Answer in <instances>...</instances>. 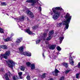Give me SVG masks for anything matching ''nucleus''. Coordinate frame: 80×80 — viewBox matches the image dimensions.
<instances>
[{
  "label": "nucleus",
  "instance_id": "f257e3e1",
  "mask_svg": "<svg viewBox=\"0 0 80 80\" xmlns=\"http://www.w3.org/2000/svg\"><path fill=\"white\" fill-rule=\"evenodd\" d=\"M64 18H66V20L62 22V24L63 25H65V28L64 29V31H65L66 30V28L67 29L68 28V27H69L68 23H70L72 17L70 16V14L68 13H67L66 15L64 17Z\"/></svg>",
  "mask_w": 80,
  "mask_h": 80
},
{
  "label": "nucleus",
  "instance_id": "f03ea898",
  "mask_svg": "<svg viewBox=\"0 0 80 80\" xmlns=\"http://www.w3.org/2000/svg\"><path fill=\"white\" fill-rule=\"evenodd\" d=\"M60 10L62 12H63V10L61 7H56L53 8L52 9L53 12L54 13L55 15L53 16V18L54 20H57L59 17L60 12H58L57 10Z\"/></svg>",
  "mask_w": 80,
  "mask_h": 80
},
{
  "label": "nucleus",
  "instance_id": "7ed1b4c3",
  "mask_svg": "<svg viewBox=\"0 0 80 80\" xmlns=\"http://www.w3.org/2000/svg\"><path fill=\"white\" fill-rule=\"evenodd\" d=\"M6 62L7 63V64H8L9 67L11 68H13V66H15V63L12 60H9L8 62L7 61H6Z\"/></svg>",
  "mask_w": 80,
  "mask_h": 80
},
{
  "label": "nucleus",
  "instance_id": "20e7f679",
  "mask_svg": "<svg viewBox=\"0 0 80 80\" xmlns=\"http://www.w3.org/2000/svg\"><path fill=\"white\" fill-rule=\"evenodd\" d=\"M10 54V52L9 51H7L4 54H2L0 56L1 60H2V58L7 59V56H9Z\"/></svg>",
  "mask_w": 80,
  "mask_h": 80
},
{
  "label": "nucleus",
  "instance_id": "39448f33",
  "mask_svg": "<svg viewBox=\"0 0 80 80\" xmlns=\"http://www.w3.org/2000/svg\"><path fill=\"white\" fill-rule=\"evenodd\" d=\"M53 33V31H51L49 33V37L47 38V40H50L52 39V35Z\"/></svg>",
  "mask_w": 80,
  "mask_h": 80
},
{
  "label": "nucleus",
  "instance_id": "423d86ee",
  "mask_svg": "<svg viewBox=\"0 0 80 80\" xmlns=\"http://www.w3.org/2000/svg\"><path fill=\"white\" fill-rule=\"evenodd\" d=\"M26 2L27 3H32L31 5L33 6L35 5V3H36V1L33 0H27L26 1Z\"/></svg>",
  "mask_w": 80,
  "mask_h": 80
},
{
  "label": "nucleus",
  "instance_id": "0eeeda50",
  "mask_svg": "<svg viewBox=\"0 0 80 80\" xmlns=\"http://www.w3.org/2000/svg\"><path fill=\"white\" fill-rule=\"evenodd\" d=\"M25 32L28 33L29 35H33V34L35 35V34L33 33L32 32H31L30 30V28H28V29H26L25 31Z\"/></svg>",
  "mask_w": 80,
  "mask_h": 80
},
{
  "label": "nucleus",
  "instance_id": "6e6552de",
  "mask_svg": "<svg viewBox=\"0 0 80 80\" xmlns=\"http://www.w3.org/2000/svg\"><path fill=\"white\" fill-rule=\"evenodd\" d=\"M26 12L29 15L30 17L31 18H33L34 16H33V14L32 12H31L29 11H27Z\"/></svg>",
  "mask_w": 80,
  "mask_h": 80
},
{
  "label": "nucleus",
  "instance_id": "1a4fd4ad",
  "mask_svg": "<svg viewBox=\"0 0 80 80\" xmlns=\"http://www.w3.org/2000/svg\"><path fill=\"white\" fill-rule=\"evenodd\" d=\"M59 72L58 70L55 69V72H53L51 73V74H53L54 76H57L58 75V73H59Z\"/></svg>",
  "mask_w": 80,
  "mask_h": 80
},
{
  "label": "nucleus",
  "instance_id": "9d476101",
  "mask_svg": "<svg viewBox=\"0 0 80 80\" xmlns=\"http://www.w3.org/2000/svg\"><path fill=\"white\" fill-rule=\"evenodd\" d=\"M15 20H16V21H18V22H19V20L20 21H21V22H22L24 20V16H22L21 17V18H19V19H17V18H15Z\"/></svg>",
  "mask_w": 80,
  "mask_h": 80
},
{
  "label": "nucleus",
  "instance_id": "9b49d317",
  "mask_svg": "<svg viewBox=\"0 0 80 80\" xmlns=\"http://www.w3.org/2000/svg\"><path fill=\"white\" fill-rule=\"evenodd\" d=\"M23 55H26L28 57H30L32 54L31 53L28 52H23Z\"/></svg>",
  "mask_w": 80,
  "mask_h": 80
},
{
  "label": "nucleus",
  "instance_id": "f8f14e48",
  "mask_svg": "<svg viewBox=\"0 0 80 80\" xmlns=\"http://www.w3.org/2000/svg\"><path fill=\"white\" fill-rule=\"evenodd\" d=\"M69 62L72 65H73V63H74L73 62V59L72 57L70 56L69 58Z\"/></svg>",
  "mask_w": 80,
  "mask_h": 80
},
{
  "label": "nucleus",
  "instance_id": "ddd939ff",
  "mask_svg": "<svg viewBox=\"0 0 80 80\" xmlns=\"http://www.w3.org/2000/svg\"><path fill=\"white\" fill-rule=\"evenodd\" d=\"M24 48L23 46H22L19 48V52L22 55H23V51Z\"/></svg>",
  "mask_w": 80,
  "mask_h": 80
},
{
  "label": "nucleus",
  "instance_id": "4468645a",
  "mask_svg": "<svg viewBox=\"0 0 80 80\" xmlns=\"http://www.w3.org/2000/svg\"><path fill=\"white\" fill-rule=\"evenodd\" d=\"M56 45H52L49 46V48L50 50H54L55 48Z\"/></svg>",
  "mask_w": 80,
  "mask_h": 80
},
{
  "label": "nucleus",
  "instance_id": "2eb2a0df",
  "mask_svg": "<svg viewBox=\"0 0 80 80\" xmlns=\"http://www.w3.org/2000/svg\"><path fill=\"white\" fill-rule=\"evenodd\" d=\"M22 40V38H21L20 39H18L16 42V43L17 45H19L20 44V43L21 42V41Z\"/></svg>",
  "mask_w": 80,
  "mask_h": 80
},
{
  "label": "nucleus",
  "instance_id": "dca6fc26",
  "mask_svg": "<svg viewBox=\"0 0 80 80\" xmlns=\"http://www.w3.org/2000/svg\"><path fill=\"white\" fill-rule=\"evenodd\" d=\"M0 48L3 49H7V46L6 45H0Z\"/></svg>",
  "mask_w": 80,
  "mask_h": 80
},
{
  "label": "nucleus",
  "instance_id": "f3484780",
  "mask_svg": "<svg viewBox=\"0 0 80 80\" xmlns=\"http://www.w3.org/2000/svg\"><path fill=\"white\" fill-rule=\"evenodd\" d=\"M12 39H11V37H8V38L4 40V41L5 42H9V41H10Z\"/></svg>",
  "mask_w": 80,
  "mask_h": 80
},
{
  "label": "nucleus",
  "instance_id": "a211bd4d",
  "mask_svg": "<svg viewBox=\"0 0 80 80\" xmlns=\"http://www.w3.org/2000/svg\"><path fill=\"white\" fill-rule=\"evenodd\" d=\"M31 67L32 70L35 69V64H32L31 65Z\"/></svg>",
  "mask_w": 80,
  "mask_h": 80
},
{
  "label": "nucleus",
  "instance_id": "6ab92c4d",
  "mask_svg": "<svg viewBox=\"0 0 80 80\" xmlns=\"http://www.w3.org/2000/svg\"><path fill=\"white\" fill-rule=\"evenodd\" d=\"M12 78L13 80H18V77H17V76H14L12 77Z\"/></svg>",
  "mask_w": 80,
  "mask_h": 80
},
{
  "label": "nucleus",
  "instance_id": "aec40b11",
  "mask_svg": "<svg viewBox=\"0 0 80 80\" xmlns=\"http://www.w3.org/2000/svg\"><path fill=\"white\" fill-rule=\"evenodd\" d=\"M20 70L22 71H24L25 70V67L23 66H22L21 67Z\"/></svg>",
  "mask_w": 80,
  "mask_h": 80
},
{
  "label": "nucleus",
  "instance_id": "412c9836",
  "mask_svg": "<svg viewBox=\"0 0 80 80\" xmlns=\"http://www.w3.org/2000/svg\"><path fill=\"white\" fill-rule=\"evenodd\" d=\"M64 38L63 37H62L59 38V39L60 40V43H62V41L63 40Z\"/></svg>",
  "mask_w": 80,
  "mask_h": 80
},
{
  "label": "nucleus",
  "instance_id": "4be33fe9",
  "mask_svg": "<svg viewBox=\"0 0 80 80\" xmlns=\"http://www.w3.org/2000/svg\"><path fill=\"white\" fill-rule=\"evenodd\" d=\"M43 37H42V38H43L44 40H45L46 39L45 37H46L47 36V34L46 33H44L43 34Z\"/></svg>",
  "mask_w": 80,
  "mask_h": 80
},
{
  "label": "nucleus",
  "instance_id": "5701e85b",
  "mask_svg": "<svg viewBox=\"0 0 80 80\" xmlns=\"http://www.w3.org/2000/svg\"><path fill=\"white\" fill-rule=\"evenodd\" d=\"M57 49L58 51H60L62 50V48H60L59 46L57 47Z\"/></svg>",
  "mask_w": 80,
  "mask_h": 80
},
{
  "label": "nucleus",
  "instance_id": "b1692460",
  "mask_svg": "<svg viewBox=\"0 0 80 80\" xmlns=\"http://www.w3.org/2000/svg\"><path fill=\"white\" fill-rule=\"evenodd\" d=\"M63 65L65 67H68V63H67L64 62L63 63Z\"/></svg>",
  "mask_w": 80,
  "mask_h": 80
},
{
  "label": "nucleus",
  "instance_id": "393cba45",
  "mask_svg": "<svg viewBox=\"0 0 80 80\" xmlns=\"http://www.w3.org/2000/svg\"><path fill=\"white\" fill-rule=\"evenodd\" d=\"M46 75H47V74L46 73H43L42 76V78H45L46 77Z\"/></svg>",
  "mask_w": 80,
  "mask_h": 80
},
{
  "label": "nucleus",
  "instance_id": "a878e982",
  "mask_svg": "<svg viewBox=\"0 0 80 80\" xmlns=\"http://www.w3.org/2000/svg\"><path fill=\"white\" fill-rule=\"evenodd\" d=\"M1 5L3 6H6L7 5V3H6V2H3L1 3Z\"/></svg>",
  "mask_w": 80,
  "mask_h": 80
},
{
  "label": "nucleus",
  "instance_id": "bb28decb",
  "mask_svg": "<svg viewBox=\"0 0 80 80\" xmlns=\"http://www.w3.org/2000/svg\"><path fill=\"white\" fill-rule=\"evenodd\" d=\"M0 33H4V32H3V30L1 28H0Z\"/></svg>",
  "mask_w": 80,
  "mask_h": 80
},
{
  "label": "nucleus",
  "instance_id": "cd10ccee",
  "mask_svg": "<svg viewBox=\"0 0 80 80\" xmlns=\"http://www.w3.org/2000/svg\"><path fill=\"white\" fill-rule=\"evenodd\" d=\"M70 69L66 70L65 72L66 74H67L69 72H70Z\"/></svg>",
  "mask_w": 80,
  "mask_h": 80
},
{
  "label": "nucleus",
  "instance_id": "c85d7f7f",
  "mask_svg": "<svg viewBox=\"0 0 80 80\" xmlns=\"http://www.w3.org/2000/svg\"><path fill=\"white\" fill-rule=\"evenodd\" d=\"M80 72L79 73H77L76 74V78H78V77H79V75H80Z\"/></svg>",
  "mask_w": 80,
  "mask_h": 80
},
{
  "label": "nucleus",
  "instance_id": "c756f323",
  "mask_svg": "<svg viewBox=\"0 0 80 80\" xmlns=\"http://www.w3.org/2000/svg\"><path fill=\"white\" fill-rule=\"evenodd\" d=\"M62 23H60L58 24L57 26L58 27H60L62 26Z\"/></svg>",
  "mask_w": 80,
  "mask_h": 80
},
{
  "label": "nucleus",
  "instance_id": "7c9ffc66",
  "mask_svg": "<svg viewBox=\"0 0 80 80\" xmlns=\"http://www.w3.org/2000/svg\"><path fill=\"white\" fill-rule=\"evenodd\" d=\"M26 64L27 65V66H28V67H29V66H30V65L31 64L29 62H26Z\"/></svg>",
  "mask_w": 80,
  "mask_h": 80
},
{
  "label": "nucleus",
  "instance_id": "2f4dec72",
  "mask_svg": "<svg viewBox=\"0 0 80 80\" xmlns=\"http://www.w3.org/2000/svg\"><path fill=\"white\" fill-rule=\"evenodd\" d=\"M40 42V40H37L36 42V44H38V43H39Z\"/></svg>",
  "mask_w": 80,
  "mask_h": 80
},
{
  "label": "nucleus",
  "instance_id": "473e14b6",
  "mask_svg": "<svg viewBox=\"0 0 80 80\" xmlns=\"http://www.w3.org/2000/svg\"><path fill=\"white\" fill-rule=\"evenodd\" d=\"M27 78L28 80H30V77L29 76H28L27 77Z\"/></svg>",
  "mask_w": 80,
  "mask_h": 80
},
{
  "label": "nucleus",
  "instance_id": "72a5a7b5",
  "mask_svg": "<svg viewBox=\"0 0 80 80\" xmlns=\"http://www.w3.org/2000/svg\"><path fill=\"white\" fill-rule=\"evenodd\" d=\"M18 74L19 76H22V72H20L18 73Z\"/></svg>",
  "mask_w": 80,
  "mask_h": 80
},
{
  "label": "nucleus",
  "instance_id": "f704fd0d",
  "mask_svg": "<svg viewBox=\"0 0 80 80\" xmlns=\"http://www.w3.org/2000/svg\"><path fill=\"white\" fill-rule=\"evenodd\" d=\"M78 67L79 68H80V62H79L78 64Z\"/></svg>",
  "mask_w": 80,
  "mask_h": 80
},
{
  "label": "nucleus",
  "instance_id": "c9c22d12",
  "mask_svg": "<svg viewBox=\"0 0 80 80\" xmlns=\"http://www.w3.org/2000/svg\"><path fill=\"white\" fill-rule=\"evenodd\" d=\"M38 10L40 11H42V8H41L40 7H39L38 8Z\"/></svg>",
  "mask_w": 80,
  "mask_h": 80
},
{
  "label": "nucleus",
  "instance_id": "e433bc0d",
  "mask_svg": "<svg viewBox=\"0 0 80 80\" xmlns=\"http://www.w3.org/2000/svg\"><path fill=\"white\" fill-rule=\"evenodd\" d=\"M32 28H33V29H35V28H37V27H36L35 26L33 27H32Z\"/></svg>",
  "mask_w": 80,
  "mask_h": 80
},
{
  "label": "nucleus",
  "instance_id": "4c0bfd02",
  "mask_svg": "<svg viewBox=\"0 0 80 80\" xmlns=\"http://www.w3.org/2000/svg\"><path fill=\"white\" fill-rule=\"evenodd\" d=\"M3 68H2L1 70V72H3Z\"/></svg>",
  "mask_w": 80,
  "mask_h": 80
},
{
  "label": "nucleus",
  "instance_id": "58836bf2",
  "mask_svg": "<svg viewBox=\"0 0 80 80\" xmlns=\"http://www.w3.org/2000/svg\"><path fill=\"white\" fill-rule=\"evenodd\" d=\"M19 77L21 79H22L23 78L21 77V76H19Z\"/></svg>",
  "mask_w": 80,
  "mask_h": 80
},
{
  "label": "nucleus",
  "instance_id": "ea45409f",
  "mask_svg": "<svg viewBox=\"0 0 80 80\" xmlns=\"http://www.w3.org/2000/svg\"><path fill=\"white\" fill-rule=\"evenodd\" d=\"M13 34H12L11 35V37H13Z\"/></svg>",
  "mask_w": 80,
  "mask_h": 80
},
{
  "label": "nucleus",
  "instance_id": "a19ab883",
  "mask_svg": "<svg viewBox=\"0 0 80 80\" xmlns=\"http://www.w3.org/2000/svg\"><path fill=\"white\" fill-rule=\"evenodd\" d=\"M42 56L43 57H45V56H44V53H42Z\"/></svg>",
  "mask_w": 80,
  "mask_h": 80
},
{
  "label": "nucleus",
  "instance_id": "79ce46f5",
  "mask_svg": "<svg viewBox=\"0 0 80 80\" xmlns=\"http://www.w3.org/2000/svg\"><path fill=\"white\" fill-rule=\"evenodd\" d=\"M53 80V79H52V78H51V79H49V80Z\"/></svg>",
  "mask_w": 80,
  "mask_h": 80
},
{
  "label": "nucleus",
  "instance_id": "37998d69",
  "mask_svg": "<svg viewBox=\"0 0 80 80\" xmlns=\"http://www.w3.org/2000/svg\"><path fill=\"white\" fill-rule=\"evenodd\" d=\"M39 6L40 7H41V5L39 4Z\"/></svg>",
  "mask_w": 80,
  "mask_h": 80
},
{
  "label": "nucleus",
  "instance_id": "c03bdc74",
  "mask_svg": "<svg viewBox=\"0 0 80 80\" xmlns=\"http://www.w3.org/2000/svg\"><path fill=\"white\" fill-rule=\"evenodd\" d=\"M46 42V44H47V43H48V42Z\"/></svg>",
  "mask_w": 80,
  "mask_h": 80
},
{
  "label": "nucleus",
  "instance_id": "a18cd8bd",
  "mask_svg": "<svg viewBox=\"0 0 80 80\" xmlns=\"http://www.w3.org/2000/svg\"><path fill=\"white\" fill-rule=\"evenodd\" d=\"M75 58V57H73V58Z\"/></svg>",
  "mask_w": 80,
  "mask_h": 80
},
{
  "label": "nucleus",
  "instance_id": "49530a36",
  "mask_svg": "<svg viewBox=\"0 0 80 80\" xmlns=\"http://www.w3.org/2000/svg\"><path fill=\"white\" fill-rule=\"evenodd\" d=\"M70 54H71V55H72V53H70Z\"/></svg>",
  "mask_w": 80,
  "mask_h": 80
},
{
  "label": "nucleus",
  "instance_id": "de8ad7c7",
  "mask_svg": "<svg viewBox=\"0 0 80 80\" xmlns=\"http://www.w3.org/2000/svg\"><path fill=\"white\" fill-rule=\"evenodd\" d=\"M37 1V2H38V0H36Z\"/></svg>",
  "mask_w": 80,
  "mask_h": 80
},
{
  "label": "nucleus",
  "instance_id": "09e8293b",
  "mask_svg": "<svg viewBox=\"0 0 80 80\" xmlns=\"http://www.w3.org/2000/svg\"><path fill=\"white\" fill-rule=\"evenodd\" d=\"M51 15H52V13H51Z\"/></svg>",
  "mask_w": 80,
  "mask_h": 80
},
{
  "label": "nucleus",
  "instance_id": "8fccbe9b",
  "mask_svg": "<svg viewBox=\"0 0 80 80\" xmlns=\"http://www.w3.org/2000/svg\"><path fill=\"white\" fill-rule=\"evenodd\" d=\"M62 33H63L62 32Z\"/></svg>",
  "mask_w": 80,
  "mask_h": 80
}]
</instances>
